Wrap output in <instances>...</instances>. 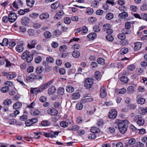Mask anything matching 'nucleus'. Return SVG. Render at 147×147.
I'll return each mask as SVG.
<instances>
[{"label":"nucleus","instance_id":"f257e3e1","mask_svg":"<svg viewBox=\"0 0 147 147\" xmlns=\"http://www.w3.org/2000/svg\"><path fill=\"white\" fill-rule=\"evenodd\" d=\"M128 123L129 122L127 120H124L123 121L119 123L118 127L121 133L124 134L126 132Z\"/></svg>","mask_w":147,"mask_h":147},{"label":"nucleus","instance_id":"f03ea898","mask_svg":"<svg viewBox=\"0 0 147 147\" xmlns=\"http://www.w3.org/2000/svg\"><path fill=\"white\" fill-rule=\"evenodd\" d=\"M134 121L139 126H142L144 123V121L140 115L136 116L134 118Z\"/></svg>","mask_w":147,"mask_h":147},{"label":"nucleus","instance_id":"7ed1b4c3","mask_svg":"<svg viewBox=\"0 0 147 147\" xmlns=\"http://www.w3.org/2000/svg\"><path fill=\"white\" fill-rule=\"evenodd\" d=\"M93 84V79L91 78L86 79L85 81L84 86L86 88H91Z\"/></svg>","mask_w":147,"mask_h":147},{"label":"nucleus","instance_id":"20e7f679","mask_svg":"<svg viewBox=\"0 0 147 147\" xmlns=\"http://www.w3.org/2000/svg\"><path fill=\"white\" fill-rule=\"evenodd\" d=\"M103 29L104 31H106L108 34H111L113 33V30L111 29V25L109 24H106L103 26Z\"/></svg>","mask_w":147,"mask_h":147},{"label":"nucleus","instance_id":"39448f33","mask_svg":"<svg viewBox=\"0 0 147 147\" xmlns=\"http://www.w3.org/2000/svg\"><path fill=\"white\" fill-rule=\"evenodd\" d=\"M59 133L58 131H51L49 133H44L43 135L46 137L56 138L58 136Z\"/></svg>","mask_w":147,"mask_h":147},{"label":"nucleus","instance_id":"423d86ee","mask_svg":"<svg viewBox=\"0 0 147 147\" xmlns=\"http://www.w3.org/2000/svg\"><path fill=\"white\" fill-rule=\"evenodd\" d=\"M3 76H6L8 80H11L16 77V74L14 73H3Z\"/></svg>","mask_w":147,"mask_h":147},{"label":"nucleus","instance_id":"0eeeda50","mask_svg":"<svg viewBox=\"0 0 147 147\" xmlns=\"http://www.w3.org/2000/svg\"><path fill=\"white\" fill-rule=\"evenodd\" d=\"M38 79V76H36L33 74H31L29 75L26 76V80L27 81H32L34 80Z\"/></svg>","mask_w":147,"mask_h":147},{"label":"nucleus","instance_id":"6e6552de","mask_svg":"<svg viewBox=\"0 0 147 147\" xmlns=\"http://www.w3.org/2000/svg\"><path fill=\"white\" fill-rule=\"evenodd\" d=\"M117 111L114 109L111 110L109 113V117L111 119H115L117 117Z\"/></svg>","mask_w":147,"mask_h":147},{"label":"nucleus","instance_id":"1a4fd4ad","mask_svg":"<svg viewBox=\"0 0 147 147\" xmlns=\"http://www.w3.org/2000/svg\"><path fill=\"white\" fill-rule=\"evenodd\" d=\"M73 122L69 120H67L65 121H62L60 122V126L64 128H66L68 126L69 124H71L72 125Z\"/></svg>","mask_w":147,"mask_h":147},{"label":"nucleus","instance_id":"9d476101","mask_svg":"<svg viewBox=\"0 0 147 147\" xmlns=\"http://www.w3.org/2000/svg\"><path fill=\"white\" fill-rule=\"evenodd\" d=\"M9 21L12 23L14 22L17 19L16 14L13 13H11L9 15Z\"/></svg>","mask_w":147,"mask_h":147},{"label":"nucleus","instance_id":"9b49d317","mask_svg":"<svg viewBox=\"0 0 147 147\" xmlns=\"http://www.w3.org/2000/svg\"><path fill=\"white\" fill-rule=\"evenodd\" d=\"M53 82V80H51L47 83H45L41 85L40 87V89L42 91L44 90L47 89L48 86L51 85Z\"/></svg>","mask_w":147,"mask_h":147},{"label":"nucleus","instance_id":"f8f14e48","mask_svg":"<svg viewBox=\"0 0 147 147\" xmlns=\"http://www.w3.org/2000/svg\"><path fill=\"white\" fill-rule=\"evenodd\" d=\"M47 112L49 114L53 116L56 115L58 113V111L53 108L49 109L47 110Z\"/></svg>","mask_w":147,"mask_h":147},{"label":"nucleus","instance_id":"ddd939ff","mask_svg":"<svg viewBox=\"0 0 147 147\" xmlns=\"http://www.w3.org/2000/svg\"><path fill=\"white\" fill-rule=\"evenodd\" d=\"M100 92V95L102 98H104L107 96V93L106 90V88L104 86H101Z\"/></svg>","mask_w":147,"mask_h":147},{"label":"nucleus","instance_id":"4468645a","mask_svg":"<svg viewBox=\"0 0 147 147\" xmlns=\"http://www.w3.org/2000/svg\"><path fill=\"white\" fill-rule=\"evenodd\" d=\"M64 12L63 10H60L59 11H58L55 15L54 18L55 20H59L61 17L62 16Z\"/></svg>","mask_w":147,"mask_h":147},{"label":"nucleus","instance_id":"2eb2a0df","mask_svg":"<svg viewBox=\"0 0 147 147\" xmlns=\"http://www.w3.org/2000/svg\"><path fill=\"white\" fill-rule=\"evenodd\" d=\"M37 43V41L36 40H32L29 43H28L27 46L28 48L32 49L34 48L35 45Z\"/></svg>","mask_w":147,"mask_h":147},{"label":"nucleus","instance_id":"dca6fc26","mask_svg":"<svg viewBox=\"0 0 147 147\" xmlns=\"http://www.w3.org/2000/svg\"><path fill=\"white\" fill-rule=\"evenodd\" d=\"M42 92L40 89H37V88H31L30 90V93L34 94V93L36 95Z\"/></svg>","mask_w":147,"mask_h":147},{"label":"nucleus","instance_id":"f3484780","mask_svg":"<svg viewBox=\"0 0 147 147\" xmlns=\"http://www.w3.org/2000/svg\"><path fill=\"white\" fill-rule=\"evenodd\" d=\"M29 22L28 18L27 17H24L21 19V22L22 24L24 26L27 25Z\"/></svg>","mask_w":147,"mask_h":147},{"label":"nucleus","instance_id":"a211bd4d","mask_svg":"<svg viewBox=\"0 0 147 147\" xmlns=\"http://www.w3.org/2000/svg\"><path fill=\"white\" fill-rule=\"evenodd\" d=\"M23 44H21L20 45H17L16 47V51L19 53L22 52L24 50V47H23Z\"/></svg>","mask_w":147,"mask_h":147},{"label":"nucleus","instance_id":"6ab92c4d","mask_svg":"<svg viewBox=\"0 0 147 147\" xmlns=\"http://www.w3.org/2000/svg\"><path fill=\"white\" fill-rule=\"evenodd\" d=\"M56 89L54 86H52L49 88L48 90V93L49 94L52 95L56 92Z\"/></svg>","mask_w":147,"mask_h":147},{"label":"nucleus","instance_id":"aec40b11","mask_svg":"<svg viewBox=\"0 0 147 147\" xmlns=\"http://www.w3.org/2000/svg\"><path fill=\"white\" fill-rule=\"evenodd\" d=\"M135 46L134 49L136 50H139L142 45V44L140 42H136L134 43Z\"/></svg>","mask_w":147,"mask_h":147},{"label":"nucleus","instance_id":"412c9836","mask_svg":"<svg viewBox=\"0 0 147 147\" xmlns=\"http://www.w3.org/2000/svg\"><path fill=\"white\" fill-rule=\"evenodd\" d=\"M96 37V34L94 32L88 34L87 36V38L90 40H93Z\"/></svg>","mask_w":147,"mask_h":147},{"label":"nucleus","instance_id":"4be33fe9","mask_svg":"<svg viewBox=\"0 0 147 147\" xmlns=\"http://www.w3.org/2000/svg\"><path fill=\"white\" fill-rule=\"evenodd\" d=\"M49 17V14L47 13H44L39 16L41 20L47 19Z\"/></svg>","mask_w":147,"mask_h":147},{"label":"nucleus","instance_id":"5701e85b","mask_svg":"<svg viewBox=\"0 0 147 147\" xmlns=\"http://www.w3.org/2000/svg\"><path fill=\"white\" fill-rule=\"evenodd\" d=\"M22 106V104L20 102H17L13 105V107L15 109H18L20 108Z\"/></svg>","mask_w":147,"mask_h":147},{"label":"nucleus","instance_id":"b1692460","mask_svg":"<svg viewBox=\"0 0 147 147\" xmlns=\"http://www.w3.org/2000/svg\"><path fill=\"white\" fill-rule=\"evenodd\" d=\"M29 52L28 51H26L24 52L22 55V58L23 59H26L27 57L30 55Z\"/></svg>","mask_w":147,"mask_h":147},{"label":"nucleus","instance_id":"393cba45","mask_svg":"<svg viewBox=\"0 0 147 147\" xmlns=\"http://www.w3.org/2000/svg\"><path fill=\"white\" fill-rule=\"evenodd\" d=\"M12 103L11 100L9 99H6L3 101V105L4 106L8 105L11 104Z\"/></svg>","mask_w":147,"mask_h":147},{"label":"nucleus","instance_id":"a878e982","mask_svg":"<svg viewBox=\"0 0 147 147\" xmlns=\"http://www.w3.org/2000/svg\"><path fill=\"white\" fill-rule=\"evenodd\" d=\"M126 91V89L125 88H122L120 89H117L115 90V92L117 94H124Z\"/></svg>","mask_w":147,"mask_h":147},{"label":"nucleus","instance_id":"bb28decb","mask_svg":"<svg viewBox=\"0 0 147 147\" xmlns=\"http://www.w3.org/2000/svg\"><path fill=\"white\" fill-rule=\"evenodd\" d=\"M27 4L28 7H32L34 4V0H26Z\"/></svg>","mask_w":147,"mask_h":147},{"label":"nucleus","instance_id":"cd10ccee","mask_svg":"<svg viewBox=\"0 0 147 147\" xmlns=\"http://www.w3.org/2000/svg\"><path fill=\"white\" fill-rule=\"evenodd\" d=\"M31 114L34 116H38L40 113V111L37 109H33L31 111Z\"/></svg>","mask_w":147,"mask_h":147},{"label":"nucleus","instance_id":"c85d7f7f","mask_svg":"<svg viewBox=\"0 0 147 147\" xmlns=\"http://www.w3.org/2000/svg\"><path fill=\"white\" fill-rule=\"evenodd\" d=\"M50 122L48 120H45L42 121L41 122V124L42 126H47L50 125Z\"/></svg>","mask_w":147,"mask_h":147},{"label":"nucleus","instance_id":"c756f323","mask_svg":"<svg viewBox=\"0 0 147 147\" xmlns=\"http://www.w3.org/2000/svg\"><path fill=\"white\" fill-rule=\"evenodd\" d=\"M140 10L142 11L147 10V3H145L142 4L140 7Z\"/></svg>","mask_w":147,"mask_h":147},{"label":"nucleus","instance_id":"7c9ffc66","mask_svg":"<svg viewBox=\"0 0 147 147\" xmlns=\"http://www.w3.org/2000/svg\"><path fill=\"white\" fill-rule=\"evenodd\" d=\"M80 96V94L78 93H74L72 95V98L73 99H77L79 98Z\"/></svg>","mask_w":147,"mask_h":147},{"label":"nucleus","instance_id":"2f4dec72","mask_svg":"<svg viewBox=\"0 0 147 147\" xmlns=\"http://www.w3.org/2000/svg\"><path fill=\"white\" fill-rule=\"evenodd\" d=\"M82 34L84 35L87 34L88 32V29L87 27L85 26H83L81 29Z\"/></svg>","mask_w":147,"mask_h":147},{"label":"nucleus","instance_id":"473e14b6","mask_svg":"<svg viewBox=\"0 0 147 147\" xmlns=\"http://www.w3.org/2000/svg\"><path fill=\"white\" fill-rule=\"evenodd\" d=\"M59 5V2L58 1H56L52 4L51 5V7L52 8L55 9L58 7Z\"/></svg>","mask_w":147,"mask_h":147},{"label":"nucleus","instance_id":"72a5a7b5","mask_svg":"<svg viewBox=\"0 0 147 147\" xmlns=\"http://www.w3.org/2000/svg\"><path fill=\"white\" fill-rule=\"evenodd\" d=\"M66 90L68 92H72L74 90V88L72 86L67 85L66 86Z\"/></svg>","mask_w":147,"mask_h":147},{"label":"nucleus","instance_id":"f704fd0d","mask_svg":"<svg viewBox=\"0 0 147 147\" xmlns=\"http://www.w3.org/2000/svg\"><path fill=\"white\" fill-rule=\"evenodd\" d=\"M44 70V67L41 66H39L37 67L36 69V72L38 74H40Z\"/></svg>","mask_w":147,"mask_h":147},{"label":"nucleus","instance_id":"c9c22d12","mask_svg":"<svg viewBox=\"0 0 147 147\" xmlns=\"http://www.w3.org/2000/svg\"><path fill=\"white\" fill-rule=\"evenodd\" d=\"M128 16L127 13L126 12H122L119 14V17L121 18H125L127 17Z\"/></svg>","mask_w":147,"mask_h":147},{"label":"nucleus","instance_id":"e433bc0d","mask_svg":"<svg viewBox=\"0 0 147 147\" xmlns=\"http://www.w3.org/2000/svg\"><path fill=\"white\" fill-rule=\"evenodd\" d=\"M129 9L133 12H137L138 10V7L135 5H130Z\"/></svg>","mask_w":147,"mask_h":147},{"label":"nucleus","instance_id":"4c0bfd02","mask_svg":"<svg viewBox=\"0 0 147 147\" xmlns=\"http://www.w3.org/2000/svg\"><path fill=\"white\" fill-rule=\"evenodd\" d=\"M100 73L98 71H96L95 72V78L96 80H98L100 79Z\"/></svg>","mask_w":147,"mask_h":147},{"label":"nucleus","instance_id":"58836bf2","mask_svg":"<svg viewBox=\"0 0 147 147\" xmlns=\"http://www.w3.org/2000/svg\"><path fill=\"white\" fill-rule=\"evenodd\" d=\"M90 131L92 133H98L100 132V130L98 128L96 127H92L90 129Z\"/></svg>","mask_w":147,"mask_h":147},{"label":"nucleus","instance_id":"ea45409f","mask_svg":"<svg viewBox=\"0 0 147 147\" xmlns=\"http://www.w3.org/2000/svg\"><path fill=\"white\" fill-rule=\"evenodd\" d=\"M72 56L75 58H78L80 56V53L77 51H74L72 53Z\"/></svg>","mask_w":147,"mask_h":147},{"label":"nucleus","instance_id":"a19ab883","mask_svg":"<svg viewBox=\"0 0 147 147\" xmlns=\"http://www.w3.org/2000/svg\"><path fill=\"white\" fill-rule=\"evenodd\" d=\"M114 16L113 14L111 13H107L106 15V18L108 20H110L113 18Z\"/></svg>","mask_w":147,"mask_h":147},{"label":"nucleus","instance_id":"79ce46f5","mask_svg":"<svg viewBox=\"0 0 147 147\" xmlns=\"http://www.w3.org/2000/svg\"><path fill=\"white\" fill-rule=\"evenodd\" d=\"M8 44V39L6 38H4L3 39L1 43L0 42V44L3 46H6Z\"/></svg>","mask_w":147,"mask_h":147},{"label":"nucleus","instance_id":"37998d69","mask_svg":"<svg viewBox=\"0 0 147 147\" xmlns=\"http://www.w3.org/2000/svg\"><path fill=\"white\" fill-rule=\"evenodd\" d=\"M128 49L126 48H122L120 50V52L121 54L124 55L126 54L128 52Z\"/></svg>","mask_w":147,"mask_h":147},{"label":"nucleus","instance_id":"c03bdc74","mask_svg":"<svg viewBox=\"0 0 147 147\" xmlns=\"http://www.w3.org/2000/svg\"><path fill=\"white\" fill-rule=\"evenodd\" d=\"M137 102L139 104L142 105L145 102V99L143 98H139L137 100Z\"/></svg>","mask_w":147,"mask_h":147},{"label":"nucleus","instance_id":"a18cd8bd","mask_svg":"<svg viewBox=\"0 0 147 147\" xmlns=\"http://www.w3.org/2000/svg\"><path fill=\"white\" fill-rule=\"evenodd\" d=\"M118 37L119 39L123 40L125 38L126 36L123 33H121L118 35Z\"/></svg>","mask_w":147,"mask_h":147},{"label":"nucleus","instance_id":"49530a36","mask_svg":"<svg viewBox=\"0 0 147 147\" xmlns=\"http://www.w3.org/2000/svg\"><path fill=\"white\" fill-rule=\"evenodd\" d=\"M9 87L7 86H5L3 87L1 89V92H3L5 93L9 91Z\"/></svg>","mask_w":147,"mask_h":147},{"label":"nucleus","instance_id":"de8ad7c7","mask_svg":"<svg viewBox=\"0 0 147 147\" xmlns=\"http://www.w3.org/2000/svg\"><path fill=\"white\" fill-rule=\"evenodd\" d=\"M135 68V66L133 64L128 65L127 67V70L129 71H132L134 70Z\"/></svg>","mask_w":147,"mask_h":147},{"label":"nucleus","instance_id":"09e8293b","mask_svg":"<svg viewBox=\"0 0 147 147\" xmlns=\"http://www.w3.org/2000/svg\"><path fill=\"white\" fill-rule=\"evenodd\" d=\"M58 93L60 95H63L64 94V89L62 87L59 88L58 90Z\"/></svg>","mask_w":147,"mask_h":147},{"label":"nucleus","instance_id":"8fccbe9b","mask_svg":"<svg viewBox=\"0 0 147 147\" xmlns=\"http://www.w3.org/2000/svg\"><path fill=\"white\" fill-rule=\"evenodd\" d=\"M96 135L95 134L92 133L91 134H89L88 136V138L90 139H94L96 138Z\"/></svg>","mask_w":147,"mask_h":147},{"label":"nucleus","instance_id":"3c124183","mask_svg":"<svg viewBox=\"0 0 147 147\" xmlns=\"http://www.w3.org/2000/svg\"><path fill=\"white\" fill-rule=\"evenodd\" d=\"M128 78L126 76H123L120 78V80L125 83H127L128 81Z\"/></svg>","mask_w":147,"mask_h":147},{"label":"nucleus","instance_id":"603ef678","mask_svg":"<svg viewBox=\"0 0 147 147\" xmlns=\"http://www.w3.org/2000/svg\"><path fill=\"white\" fill-rule=\"evenodd\" d=\"M76 109L78 110H81L83 108V105L82 102H79L76 105Z\"/></svg>","mask_w":147,"mask_h":147},{"label":"nucleus","instance_id":"864d4df0","mask_svg":"<svg viewBox=\"0 0 147 147\" xmlns=\"http://www.w3.org/2000/svg\"><path fill=\"white\" fill-rule=\"evenodd\" d=\"M106 38L107 40L110 41H112L114 40V38L110 34H108L106 36Z\"/></svg>","mask_w":147,"mask_h":147},{"label":"nucleus","instance_id":"5fc2aeb1","mask_svg":"<svg viewBox=\"0 0 147 147\" xmlns=\"http://www.w3.org/2000/svg\"><path fill=\"white\" fill-rule=\"evenodd\" d=\"M134 88L133 86H130L128 87L127 89V91L129 93H133L134 91Z\"/></svg>","mask_w":147,"mask_h":147},{"label":"nucleus","instance_id":"6e6d98bb","mask_svg":"<svg viewBox=\"0 0 147 147\" xmlns=\"http://www.w3.org/2000/svg\"><path fill=\"white\" fill-rule=\"evenodd\" d=\"M93 31L96 32H99L100 30V28L98 26H95L93 28Z\"/></svg>","mask_w":147,"mask_h":147},{"label":"nucleus","instance_id":"4d7b16f0","mask_svg":"<svg viewBox=\"0 0 147 147\" xmlns=\"http://www.w3.org/2000/svg\"><path fill=\"white\" fill-rule=\"evenodd\" d=\"M44 35L46 38H50L52 36L51 34L49 31H46L44 33Z\"/></svg>","mask_w":147,"mask_h":147},{"label":"nucleus","instance_id":"13d9d810","mask_svg":"<svg viewBox=\"0 0 147 147\" xmlns=\"http://www.w3.org/2000/svg\"><path fill=\"white\" fill-rule=\"evenodd\" d=\"M139 112L141 115L145 114L146 113L144 108L143 107H141L139 108Z\"/></svg>","mask_w":147,"mask_h":147},{"label":"nucleus","instance_id":"bf43d9fd","mask_svg":"<svg viewBox=\"0 0 147 147\" xmlns=\"http://www.w3.org/2000/svg\"><path fill=\"white\" fill-rule=\"evenodd\" d=\"M94 12L92 8H87L86 11V13L88 15H91Z\"/></svg>","mask_w":147,"mask_h":147},{"label":"nucleus","instance_id":"052dcab7","mask_svg":"<svg viewBox=\"0 0 147 147\" xmlns=\"http://www.w3.org/2000/svg\"><path fill=\"white\" fill-rule=\"evenodd\" d=\"M97 20L96 18L94 17H91L88 18V21L90 23H92L94 22Z\"/></svg>","mask_w":147,"mask_h":147},{"label":"nucleus","instance_id":"680f3d73","mask_svg":"<svg viewBox=\"0 0 147 147\" xmlns=\"http://www.w3.org/2000/svg\"><path fill=\"white\" fill-rule=\"evenodd\" d=\"M136 141L134 138H132L129 140L128 144L129 145L134 144L136 142Z\"/></svg>","mask_w":147,"mask_h":147},{"label":"nucleus","instance_id":"e2e57ef3","mask_svg":"<svg viewBox=\"0 0 147 147\" xmlns=\"http://www.w3.org/2000/svg\"><path fill=\"white\" fill-rule=\"evenodd\" d=\"M97 62L99 64H104L105 62V60L103 58H99L97 59Z\"/></svg>","mask_w":147,"mask_h":147},{"label":"nucleus","instance_id":"0e129e2a","mask_svg":"<svg viewBox=\"0 0 147 147\" xmlns=\"http://www.w3.org/2000/svg\"><path fill=\"white\" fill-rule=\"evenodd\" d=\"M33 59V56L32 55H29L27 57L26 60L28 63H30L31 62Z\"/></svg>","mask_w":147,"mask_h":147},{"label":"nucleus","instance_id":"69168bd1","mask_svg":"<svg viewBox=\"0 0 147 147\" xmlns=\"http://www.w3.org/2000/svg\"><path fill=\"white\" fill-rule=\"evenodd\" d=\"M67 49V46L65 45L61 46L59 47V51H61L63 52L65 51Z\"/></svg>","mask_w":147,"mask_h":147},{"label":"nucleus","instance_id":"338daca9","mask_svg":"<svg viewBox=\"0 0 147 147\" xmlns=\"http://www.w3.org/2000/svg\"><path fill=\"white\" fill-rule=\"evenodd\" d=\"M104 123L103 120L102 119L98 120L96 125L100 127L102 126L103 124Z\"/></svg>","mask_w":147,"mask_h":147},{"label":"nucleus","instance_id":"774afa93","mask_svg":"<svg viewBox=\"0 0 147 147\" xmlns=\"http://www.w3.org/2000/svg\"><path fill=\"white\" fill-rule=\"evenodd\" d=\"M28 33L30 36H33L35 35V32L33 29H30L28 30Z\"/></svg>","mask_w":147,"mask_h":147}]
</instances>
